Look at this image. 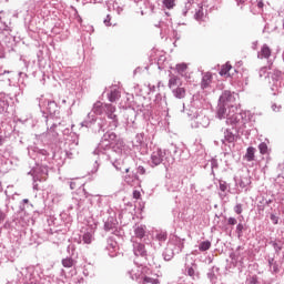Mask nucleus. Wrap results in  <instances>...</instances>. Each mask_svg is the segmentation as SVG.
<instances>
[{
    "label": "nucleus",
    "instance_id": "obj_1",
    "mask_svg": "<svg viewBox=\"0 0 284 284\" xmlns=\"http://www.w3.org/2000/svg\"><path fill=\"white\" fill-rule=\"evenodd\" d=\"M81 128H88L93 134H103L108 130V120L98 118L93 113H88L84 121L81 122Z\"/></svg>",
    "mask_w": 284,
    "mask_h": 284
},
{
    "label": "nucleus",
    "instance_id": "obj_2",
    "mask_svg": "<svg viewBox=\"0 0 284 284\" xmlns=\"http://www.w3.org/2000/svg\"><path fill=\"white\" fill-rule=\"evenodd\" d=\"M183 247H185V240L181 239L176 235L170 237L162 256L164 261H172L174 258V254H181L183 252Z\"/></svg>",
    "mask_w": 284,
    "mask_h": 284
},
{
    "label": "nucleus",
    "instance_id": "obj_3",
    "mask_svg": "<svg viewBox=\"0 0 284 284\" xmlns=\"http://www.w3.org/2000/svg\"><path fill=\"white\" fill-rule=\"evenodd\" d=\"M151 168H156L158 165H164V168H170L174 163V158L170 150L158 149L152 152L150 161Z\"/></svg>",
    "mask_w": 284,
    "mask_h": 284
},
{
    "label": "nucleus",
    "instance_id": "obj_4",
    "mask_svg": "<svg viewBox=\"0 0 284 284\" xmlns=\"http://www.w3.org/2000/svg\"><path fill=\"white\" fill-rule=\"evenodd\" d=\"M44 123L47 125V132L42 134L45 136L49 143H54L59 139V129L61 128V122H57L52 116H43Z\"/></svg>",
    "mask_w": 284,
    "mask_h": 284
},
{
    "label": "nucleus",
    "instance_id": "obj_5",
    "mask_svg": "<svg viewBox=\"0 0 284 284\" xmlns=\"http://www.w3.org/2000/svg\"><path fill=\"white\" fill-rule=\"evenodd\" d=\"M131 243L135 258H141L142 263H145V261H148V248L145 247V243L141 240L138 241L136 237H132Z\"/></svg>",
    "mask_w": 284,
    "mask_h": 284
},
{
    "label": "nucleus",
    "instance_id": "obj_6",
    "mask_svg": "<svg viewBox=\"0 0 284 284\" xmlns=\"http://www.w3.org/2000/svg\"><path fill=\"white\" fill-rule=\"evenodd\" d=\"M270 83L273 95L276 97V94L281 93V88L284 85V73L278 70L273 71Z\"/></svg>",
    "mask_w": 284,
    "mask_h": 284
},
{
    "label": "nucleus",
    "instance_id": "obj_7",
    "mask_svg": "<svg viewBox=\"0 0 284 284\" xmlns=\"http://www.w3.org/2000/svg\"><path fill=\"white\" fill-rule=\"evenodd\" d=\"M244 116L245 114L243 113L229 114V118H226V125H232V130H241V128L246 123Z\"/></svg>",
    "mask_w": 284,
    "mask_h": 284
},
{
    "label": "nucleus",
    "instance_id": "obj_8",
    "mask_svg": "<svg viewBox=\"0 0 284 284\" xmlns=\"http://www.w3.org/2000/svg\"><path fill=\"white\" fill-rule=\"evenodd\" d=\"M224 138L221 140L222 145H227V143H236L239 141V130L237 129H222Z\"/></svg>",
    "mask_w": 284,
    "mask_h": 284
},
{
    "label": "nucleus",
    "instance_id": "obj_9",
    "mask_svg": "<svg viewBox=\"0 0 284 284\" xmlns=\"http://www.w3.org/2000/svg\"><path fill=\"white\" fill-rule=\"evenodd\" d=\"M104 231L111 232V234H114L115 236H121V230H119V221H116V217L109 216L104 221Z\"/></svg>",
    "mask_w": 284,
    "mask_h": 284
},
{
    "label": "nucleus",
    "instance_id": "obj_10",
    "mask_svg": "<svg viewBox=\"0 0 284 284\" xmlns=\"http://www.w3.org/2000/svg\"><path fill=\"white\" fill-rule=\"evenodd\" d=\"M219 103L234 110L236 108V95L232 91H224L219 99Z\"/></svg>",
    "mask_w": 284,
    "mask_h": 284
},
{
    "label": "nucleus",
    "instance_id": "obj_11",
    "mask_svg": "<svg viewBox=\"0 0 284 284\" xmlns=\"http://www.w3.org/2000/svg\"><path fill=\"white\" fill-rule=\"evenodd\" d=\"M8 22V13L6 11H0V34H10L12 32V27Z\"/></svg>",
    "mask_w": 284,
    "mask_h": 284
},
{
    "label": "nucleus",
    "instance_id": "obj_12",
    "mask_svg": "<svg viewBox=\"0 0 284 284\" xmlns=\"http://www.w3.org/2000/svg\"><path fill=\"white\" fill-rule=\"evenodd\" d=\"M105 247L109 252V256H111V258H114V256H116V254L119 252V243H116L115 240H113L112 237H109L106 240Z\"/></svg>",
    "mask_w": 284,
    "mask_h": 284
},
{
    "label": "nucleus",
    "instance_id": "obj_13",
    "mask_svg": "<svg viewBox=\"0 0 284 284\" xmlns=\"http://www.w3.org/2000/svg\"><path fill=\"white\" fill-rule=\"evenodd\" d=\"M47 111L49 112V115H44V116H51V119L59 118V114H60L59 104H57L55 101H48Z\"/></svg>",
    "mask_w": 284,
    "mask_h": 284
},
{
    "label": "nucleus",
    "instance_id": "obj_14",
    "mask_svg": "<svg viewBox=\"0 0 284 284\" xmlns=\"http://www.w3.org/2000/svg\"><path fill=\"white\" fill-rule=\"evenodd\" d=\"M134 232V239H139L140 241L145 237V234H148V226L145 224H135L133 226Z\"/></svg>",
    "mask_w": 284,
    "mask_h": 284
},
{
    "label": "nucleus",
    "instance_id": "obj_15",
    "mask_svg": "<svg viewBox=\"0 0 284 284\" xmlns=\"http://www.w3.org/2000/svg\"><path fill=\"white\" fill-rule=\"evenodd\" d=\"M106 109H108V103L104 104L103 102L98 101L93 104L90 113L94 114V116H101L102 114H105Z\"/></svg>",
    "mask_w": 284,
    "mask_h": 284
},
{
    "label": "nucleus",
    "instance_id": "obj_16",
    "mask_svg": "<svg viewBox=\"0 0 284 284\" xmlns=\"http://www.w3.org/2000/svg\"><path fill=\"white\" fill-rule=\"evenodd\" d=\"M59 132H62V134L64 136H71V143L72 145L77 146L79 145V135H77V133H72V131L69 128H63V124H61V126L59 128Z\"/></svg>",
    "mask_w": 284,
    "mask_h": 284
},
{
    "label": "nucleus",
    "instance_id": "obj_17",
    "mask_svg": "<svg viewBox=\"0 0 284 284\" xmlns=\"http://www.w3.org/2000/svg\"><path fill=\"white\" fill-rule=\"evenodd\" d=\"M75 263L77 262L72 257H65L62 260V266L65 267V270H70L67 276H74V274H77V270H74Z\"/></svg>",
    "mask_w": 284,
    "mask_h": 284
},
{
    "label": "nucleus",
    "instance_id": "obj_18",
    "mask_svg": "<svg viewBox=\"0 0 284 284\" xmlns=\"http://www.w3.org/2000/svg\"><path fill=\"white\" fill-rule=\"evenodd\" d=\"M191 125L192 128H207L210 125V119L205 115H197Z\"/></svg>",
    "mask_w": 284,
    "mask_h": 284
},
{
    "label": "nucleus",
    "instance_id": "obj_19",
    "mask_svg": "<svg viewBox=\"0 0 284 284\" xmlns=\"http://www.w3.org/2000/svg\"><path fill=\"white\" fill-rule=\"evenodd\" d=\"M227 110H232V108H227V105L219 102L217 109H216L217 119H227L230 116V113H227Z\"/></svg>",
    "mask_w": 284,
    "mask_h": 284
},
{
    "label": "nucleus",
    "instance_id": "obj_20",
    "mask_svg": "<svg viewBox=\"0 0 284 284\" xmlns=\"http://www.w3.org/2000/svg\"><path fill=\"white\" fill-rule=\"evenodd\" d=\"M219 272H221V268L216 266L209 268L206 276L211 284H216L219 282V276L216 275Z\"/></svg>",
    "mask_w": 284,
    "mask_h": 284
},
{
    "label": "nucleus",
    "instance_id": "obj_21",
    "mask_svg": "<svg viewBox=\"0 0 284 284\" xmlns=\"http://www.w3.org/2000/svg\"><path fill=\"white\" fill-rule=\"evenodd\" d=\"M153 241H155V243H159V245H163V243H165V241H168V232L166 231H155V233L153 234Z\"/></svg>",
    "mask_w": 284,
    "mask_h": 284
},
{
    "label": "nucleus",
    "instance_id": "obj_22",
    "mask_svg": "<svg viewBox=\"0 0 284 284\" xmlns=\"http://www.w3.org/2000/svg\"><path fill=\"white\" fill-rule=\"evenodd\" d=\"M267 263L268 272H271V274H278V272H281V266L278 265V262L274 260V257H268Z\"/></svg>",
    "mask_w": 284,
    "mask_h": 284
},
{
    "label": "nucleus",
    "instance_id": "obj_23",
    "mask_svg": "<svg viewBox=\"0 0 284 284\" xmlns=\"http://www.w3.org/2000/svg\"><path fill=\"white\" fill-rule=\"evenodd\" d=\"M185 270H186L187 276H190L191 278H193V281H199L200 275H199V273L196 272L197 266H196L195 263H192L191 266L186 264V268H185Z\"/></svg>",
    "mask_w": 284,
    "mask_h": 284
},
{
    "label": "nucleus",
    "instance_id": "obj_24",
    "mask_svg": "<svg viewBox=\"0 0 284 284\" xmlns=\"http://www.w3.org/2000/svg\"><path fill=\"white\" fill-rule=\"evenodd\" d=\"M111 144L106 140H103L99 143L98 148L93 151V154H103L106 150H110Z\"/></svg>",
    "mask_w": 284,
    "mask_h": 284
},
{
    "label": "nucleus",
    "instance_id": "obj_25",
    "mask_svg": "<svg viewBox=\"0 0 284 284\" xmlns=\"http://www.w3.org/2000/svg\"><path fill=\"white\" fill-rule=\"evenodd\" d=\"M270 57H272V49H270V45L263 44L257 53V59H270Z\"/></svg>",
    "mask_w": 284,
    "mask_h": 284
},
{
    "label": "nucleus",
    "instance_id": "obj_26",
    "mask_svg": "<svg viewBox=\"0 0 284 284\" xmlns=\"http://www.w3.org/2000/svg\"><path fill=\"white\" fill-rule=\"evenodd\" d=\"M219 185H220V193L219 196L220 199H225V196H227V192H230V186L227 185V182L220 180L219 181Z\"/></svg>",
    "mask_w": 284,
    "mask_h": 284
},
{
    "label": "nucleus",
    "instance_id": "obj_27",
    "mask_svg": "<svg viewBox=\"0 0 284 284\" xmlns=\"http://www.w3.org/2000/svg\"><path fill=\"white\" fill-rule=\"evenodd\" d=\"M168 192H179L181 190V182L179 180H170L166 184Z\"/></svg>",
    "mask_w": 284,
    "mask_h": 284
},
{
    "label": "nucleus",
    "instance_id": "obj_28",
    "mask_svg": "<svg viewBox=\"0 0 284 284\" xmlns=\"http://www.w3.org/2000/svg\"><path fill=\"white\" fill-rule=\"evenodd\" d=\"M211 83H212V73L207 72L202 77V81H201L202 90H206V88H210Z\"/></svg>",
    "mask_w": 284,
    "mask_h": 284
},
{
    "label": "nucleus",
    "instance_id": "obj_29",
    "mask_svg": "<svg viewBox=\"0 0 284 284\" xmlns=\"http://www.w3.org/2000/svg\"><path fill=\"white\" fill-rule=\"evenodd\" d=\"M83 200L72 199V204H70L69 210H77V212H81L83 210Z\"/></svg>",
    "mask_w": 284,
    "mask_h": 284
},
{
    "label": "nucleus",
    "instance_id": "obj_30",
    "mask_svg": "<svg viewBox=\"0 0 284 284\" xmlns=\"http://www.w3.org/2000/svg\"><path fill=\"white\" fill-rule=\"evenodd\" d=\"M108 128L109 130H116L119 128V115L108 119L106 129Z\"/></svg>",
    "mask_w": 284,
    "mask_h": 284
},
{
    "label": "nucleus",
    "instance_id": "obj_31",
    "mask_svg": "<svg viewBox=\"0 0 284 284\" xmlns=\"http://www.w3.org/2000/svg\"><path fill=\"white\" fill-rule=\"evenodd\" d=\"M108 99L111 103L119 101V99H121V92H119V89H111L110 93H108Z\"/></svg>",
    "mask_w": 284,
    "mask_h": 284
},
{
    "label": "nucleus",
    "instance_id": "obj_32",
    "mask_svg": "<svg viewBox=\"0 0 284 284\" xmlns=\"http://www.w3.org/2000/svg\"><path fill=\"white\" fill-rule=\"evenodd\" d=\"M104 114H106V119H112L116 115V106L113 104H106V109L104 111Z\"/></svg>",
    "mask_w": 284,
    "mask_h": 284
},
{
    "label": "nucleus",
    "instance_id": "obj_33",
    "mask_svg": "<svg viewBox=\"0 0 284 284\" xmlns=\"http://www.w3.org/2000/svg\"><path fill=\"white\" fill-rule=\"evenodd\" d=\"M175 69L178 74H180L181 77H184V79H187V64L185 63L176 64Z\"/></svg>",
    "mask_w": 284,
    "mask_h": 284
},
{
    "label": "nucleus",
    "instance_id": "obj_34",
    "mask_svg": "<svg viewBox=\"0 0 284 284\" xmlns=\"http://www.w3.org/2000/svg\"><path fill=\"white\" fill-rule=\"evenodd\" d=\"M270 245H272L275 254H281V250H283V242L276 241V240H271L268 242Z\"/></svg>",
    "mask_w": 284,
    "mask_h": 284
},
{
    "label": "nucleus",
    "instance_id": "obj_35",
    "mask_svg": "<svg viewBox=\"0 0 284 284\" xmlns=\"http://www.w3.org/2000/svg\"><path fill=\"white\" fill-rule=\"evenodd\" d=\"M172 93H173V97H175V99H185V88L183 87H178L173 89Z\"/></svg>",
    "mask_w": 284,
    "mask_h": 284
},
{
    "label": "nucleus",
    "instance_id": "obj_36",
    "mask_svg": "<svg viewBox=\"0 0 284 284\" xmlns=\"http://www.w3.org/2000/svg\"><path fill=\"white\" fill-rule=\"evenodd\" d=\"M111 163L118 172H123V170H124L125 173L130 172V169H128V168L123 169V161H121V160H114V161L111 160Z\"/></svg>",
    "mask_w": 284,
    "mask_h": 284
},
{
    "label": "nucleus",
    "instance_id": "obj_37",
    "mask_svg": "<svg viewBox=\"0 0 284 284\" xmlns=\"http://www.w3.org/2000/svg\"><path fill=\"white\" fill-rule=\"evenodd\" d=\"M34 205L30 203V200L23 199L20 203V212H28V210H32Z\"/></svg>",
    "mask_w": 284,
    "mask_h": 284
},
{
    "label": "nucleus",
    "instance_id": "obj_38",
    "mask_svg": "<svg viewBox=\"0 0 284 284\" xmlns=\"http://www.w3.org/2000/svg\"><path fill=\"white\" fill-rule=\"evenodd\" d=\"M103 141H106L109 143H112L114 141H116V133L112 132V131H106L103 136H102Z\"/></svg>",
    "mask_w": 284,
    "mask_h": 284
},
{
    "label": "nucleus",
    "instance_id": "obj_39",
    "mask_svg": "<svg viewBox=\"0 0 284 284\" xmlns=\"http://www.w3.org/2000/svg\"><path fill=\"white\" fill-rule=\"evenodd\" d=\"M241 219H243V215H241L239 217L240 222H239V224L236 225V229H235V234H237L239 239H241V236H243V231L245 230V224H243Z\"/></svg>",
    "mask_w": 284,
    "mask_h": 284
},
{
    "label": "nucleus",
    "instance_id": "obj_40",
    "mask_svg": "<svg viewBox=\"0 0 284 284\" xmlns=\"http://www.w3.org/2000/svg\"><path fill=\"white\" fill-rule=\"evenodd\" d=\"M180 81H181V79H179V77L170 75V79H169L170 90H174V88H176V85H179Z\"/></svg>",
    "mask_w": 284,
    "mask_h": 284
},
{
    "label": "nucleus",
    "instance_id": "obj_41",
    "mask_svg": "<svg viewBox=\"0 0 284 284\" xmlns=\"http://www.w3.org/2000/svg\"><path fill=\"white\" fill-rule=\"evenodd\" d=\"M8 108H10V103L8 102V99L0 98V114H3V112H7Z\"/></svg>",
    "mask_w": 284,
    "mask_h": 284
},
{
    "label": "nucleus",
    "instance_id": "obj_42",
    "mask_svg": "<svg viewBox=\"0 0 284 284\" xmlns=\"http://www.w3.org/2000/svg\"><path fill=\"white\" fill-rule=\"evenodd\" d=\"M256 152V149L254 146H248L246 150L245 159L248 162L254 161V153Z\"/></svg>",
    "mask_w": 284,
    "mask_h": 284
},
{
    "label": "nucleus",
    "instance_id": "obj_43",
    "mask_svg": "<svg viewBox=\"0 0 284 284\" xmlns=\"http://www.w3.org/2000/svg\"><path fill=\"white\" fill-rule=\"evenodd\" d=\"M212 247V242L210 240L203 241L199 245L200 252H207Z\"/></svg>",
    "mask_w": 284,
    "mask_h": 284
},
{
    "label": "nucleus",
    "instance_id": "obj_44",
    "mask_svg": "<svg viewBox=\"0 0 284 284\" xmlns=\"http://www.w3.org/2000/svg\"><path fill=\"white\" fill-rule=\"evenodd\" d=\"M43 283V280L39 275H30L29 281H27L24 284H41Z\"/></svg>",
    "mask_w": 284,
    "mask_h": 284
},
{
    "label": "nucleus",
    "instance_id": "obj_45",
    "mask_svg": "<svg viewBox=\"0 0 284 284\" xmlns=\"http://www.w3.org/2000/svg\"><path fill=\"white\" fill-rule=\"evenodd\" d=\"M252 183V180H250L248 176H242L239 181V185L240 187L245 189L247 187V185H250Z\"/></svg>",
    "mask_w": 284,
    "mask_h": 284
},
{
    "label": "nucleus",
    "instance_id": "obj_46",
    "mask_svg": "<svg viewBox=\"0 0 284 284\" xmlns=\"http://www.w3.org/2000/svg\"><path fill=\"white\" fill-rule=\"evenodd\" d=\"M199 9H196L195 14H194V19L196 21H203V17H205V14L203 13V7H199V4H196Z\"/></svg>",
    "mask_w": 284,
    "mask_h": 284
},
{
    "label": "nucleus",
    "instance_id": "obj_47",
    "mask_svg": "<svg viewBox=\"0 0 284 284\" xmlns=\"http://www.w3.org/2000/svg\"><path fill=\"white\" fill-rule=\"evenodd\" d=\"M230 70H232V64L230 63L224 64L220 70V75L225 77L226 74H229Z\"/></svg>",
    "mask_w": 284,
    "mask_h": 284
},
{
    "label": "nucleus",
    "instance_id": "obj_48",
    "mask_svg": "<svg viewBox=\"0 0 284 284\" xmlns=\"http://www.w3.org/2000/svg\"><path fill=\"white\" fill-rule=\"evenodd\" d=\"M245 284H258V275H248Z\"/></svg>",
    "mask_w": 284,
    "mask_h": 284
},
{
    "label": "nucleus",
    "instance_id": "obj_49",
    "mask_svg": "<svg viewBox=\"0 0 284 284\" xmlns=\"http://www.w3.org/2000/svg\"><path fill=\"white\" fill-rule=\"evenodd\" d=\"M82 242L85 244V245H90V243H92V234L87 232L82 235Z\"/></svg>",
    "mask_w": 284,
    "mask_h": 284
},
{
    "label": "nucleus",
    "instance_id": "obj_50",
    "mask_svg": "<svg viewBox=\"0 0 284 284\" xmlns=\"http://www.w3.org/2000/svg\"><path fill=\"white\" fill-rule=\"evenodd\" d=\"M159 283H160L159 280L152 278L149 276H144L142 281V284H159Z\"/></svg>",
    "mask_w": 284,
    "mask_h": 284
},
{
    "label": "nucleus",
    "instance_id": "obj_51",
    "mask_svg": "<svg viewBox=\"0 0 284 284\" xmlns=\"http://www.w3.org/2000/svg\"><path fill=\"white\" fill-rule=\"evenodd\" d=\"M260 74V79H267V77H270V73L267 72V67H262L258 71Z\"/></svg>",
    "mask_w": 284,
    "mask_h": 284
},
{
    "label": "nucleus",
    "instance_id": "obj_52",
    "mask_svg": "<svg viewBox=\"0 0 284 284\" xmlns=\"http://www.w3.org/2000/svg\"><path fill=\"white\" fill-rule=\"evenodd\" d=\"M211 169H212L211 174H213L214 176V170H219V160L216 159L211 160Z\"/></svg>",
    "mask_w": 284,
    "mask_h": 284
},
{
    "label": "nucleus",
    "instance_id": "obj_53",
    "mask_svg": "<svg viewBox=\"0 0 284 284\" xmlns=\"http://www.w3.org/2000/svg\"><path fill=\"white\" fill-rule=\"evenodd\" d=\"M258 150L262 154H267V144L265 142L260 143Z\"/></svg>",
    "mask_w": 284,
    "mask_h": 284
},
{
    "label": "nucleus",
    "instance_id": "obj_54",
    "mask_svg": "<svg viewBox=\"0 0 284 284\" xmlns=\"http://www.w3.org/2000/svg\"><path fill=\"white\" fill-rule=\"evenodd\" d=\"M37 181H41V176L33 174V190H39V184Z\"/></svg>",
    "mask_w": 284,
    "mask_h": 284
},
{
    "label": "nucleus",
    "instance_id": "obj_55",
    "mask_svg": "<svg viewBox=\"0 0 284 284\" xmlns=\"http://www.w3.org/2000/svg\"><path fill=\"white\" fill-rule=\"evenodd\" d=\"M163 4L168 8V10H171V8H174V0H163Z\"/></svg>",
    "mask_w": 284,
    "mask_h": 284
},
{
    "label": "nucleus",
    "instance_id": "obj_56",
    "mask_svg": "<svg viewBox=\"0 0 284 284\" xmlns=\"http://www.w3.org/2000/svg\"><path fill=\"white\" fill-rule=\"evenodd\" d=\"M7 212H8V209H6L4 211L0 209V225L6 221Z\"/></svg>",
    "mask_w": 284,
    "mask_h": 284
},
{
    "label": "nucleus",
    "instance_id": "obj_57",
    "mask_svg": "<svg viewBox=\"0 0 284 284\" xmlns=\"http://www.w3.org/2000/svg\"><path fill=\"white\" fill-rule=\"evenodd\" d=\"M143 138H144V134L143 133H140L135 136V141H136V144L138 145H143Z\"/></svg>",
    "mask_w": 284,
    "mask_h": 284
},
{
    "label": "nucleus",
    "instance_id": "obj_58",
    "mask_svg": "<svg viewBox=\"0 0 284 284\" xmlns=\"http://www.w3.org/2000/svg\"><path fill=\"white\" fill-rule=\"evenodd\" d=\"M193 6H196L195 2H194V0H187V1L185 2L184 8H185L186 10H192V7H193Z\"/></svg>",
    "mask_w": 284,
    "mask_h": 284
},
{
    "label": "nucleus",
    "instance_id": "obj_59",
    "mask_svg": "<svg viewBox=\"0 0 284 284\" xmlns=\"http://www.w3.org/2000/svg\"><path fill=\"white\" fill-rule=\"evenodd\" d=\"M235 214H243V204H236L234 206Z\"/></svg>",
    "mask_w": 284,
    "mask_h": 284
},
{
    "label": "nucleus",
    "instance_id": "obj_60",
    "mask_svg": "<svg viewBox=\"0 0 284 284\" xmlns=\"http://www.w3.org/2000/svg\"><path fill=\"white\" fill-rule=\"evenodd\" d=\"M99 172V160L94 161L93 170H91V174H97Z\"/></svg>",
    "mask_w": 284,
    "mask_h": 284
},
{
    "label": "nucleus",
    "instance_id": "obj_61",
    "mask_svg": "<svg viewBox=\"0 0 284 284\" xmlns=\"http://www.w3.org/2000/svg\"><path fill=\"white\" fill-rule=\"evenodd\" d=\"M36 152L40 154L41 156H48L49 153L45 149H37Z\"/></svg>",
    "mask_w": 284,
    "mask_h": 284
},
{
    "label": "nucleus",
    "instance_id": "obj_62",
    "mask_svg": "<svg viewBox=\"0 0 284 284\" xmlns=\"http://www.w3.org/2000/svg\"><path fill=\"white\" fill-rule=\"evenodd\" d=\"M90 270H92V265L89 264V265L84 266L83 274L85 276H90Z\"/></svg>",
    "mask_w": 284,
    "mask_h": 284
},
{
    "label": "nucleus",
    "instance_id": "obj_63",
    "mask_svg": "<svg viewBox=\"0 0 284 284\" xmlns=\"http://www.w3.org/2000/svg\"><path fill=\"white\" fill-rule=\"evenodd\" d=\"M271 221L273 225H278V216L276 214H271Z\"/></svg>",
    "mask_w": 284,
    "mask_h": 284
},
{
    "label": "nucleus",
    "instance_id": "obj_64",
    "mask_svg": "<svg viewBox=\"0 0 284 284\" xmlns=\"http://www.w3.org/2000/svg\"><path fill=\"white\" fill-rule=\"evenodd\" d=\"M236 223H239L236 217H229L227 219V225H236Z\"/></svg>",
    "mask_w": 284,
    "mask_h": 284
}]
</instances>
